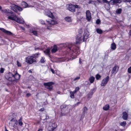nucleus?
Returning <instances> with one entry per match:
<instances>
[{
	"label": "nucleus",
	"instance_id": "nucleus-1",
	"mask_svg": "<svg viewBox=\"0 0 131 131\" xmlns=\"http://www.w3.org/2000/svg\"><path fill=\"white\" fill-rule=\"evenodd\" d=\"M2 11L5 13V15L8 16V18L10 20L16 21L18 23L23 24L24 20L22 18H19L15 15L13 12L9 9L2 10Z\"/></svg>",
	"mask_w": 131,
	"mask_h": 131
},
{
	"label": "nucleus",
	"instance_id": "nucleus-2",
	"mask_svg": "<svg viewBox=\"0 0 131 131\" xmlns=\"http://www.w3.org/2000/svg\"><path fill=\"white\" fill-rule=\"evenodd\" d=\"M66 48L67 51L69 53V55L73 59L76 58L80 53L79 47L73 44L70 43L66 46Z\"/></svg>",
	"mask_w": 131,
	"mask_h": 131
},
{
	"label": "nucleus",
	"instance_id": "nucleus-3",
	"mask_svg": "<svg viewBox=\"0 0 131 131\" xmlns=\"http://www.w3.org/2000/svg\"><path fill=\"white\" fill-rule=\"evenodd\" d=\"M89 36V32L88 31H85L84 32L82 38V35L81 34L77 35L76 37V44L80 43L81 42L82 40L83 41H86Z\"/></svg>",
	"mask_w": 131,
	"mask_h": 131
},
{
	"label": "nucleus",
	"instance_id": "nucleus-4",
	"mask_svg": "<svg viewBox=\"0 0 131 131\" xmlns=\"http://www.w3.org/2000/svg\"><path fill=\"white\" fill-rule=\"evenodd\" d=\"M40 54L39 53H37L32 56H28L26 58V61L29 64H31L34 62H36V59L38 58Z\"/></svg>",
	"mask_w": 131,
	"mask_h": 131
},
{
	"label": "nucleus",
	"instance_id": "nucleus-5",
	"mask_svg": "<svg viewBox=\"0 0 131 131\" xmlns=\"http://www.w3.org/2000/svg\"><path fill=\"white\" fill-rule=\"evenodd\" d=\"M68 9L70 12H74L75 11V8H80L78 5L77 4H68L67 5Z\"/></svg>",
	"mask_w": 131,
	"mask_h": 131
},
{
	"label": "nucleus",
	"instance_id": "nucleus-6",
	"mask_svg": "<svg viewBox=\"0 0 131 131\" xmlns=\"http://www.w3.org/2000/svg\"><path fill=\"white\" fill-rule=\"evenodd\" d=\"M54 83L52 82H45L43 83V85L45 86V88L48 89L49 91H51L53 90V87L52 85Z\"/></svg>",
	"mask_w": 131,
	"mask_h": 131
},
{
	"label": "nucleus",
	"instance_id": "nucleus-7",
	"mask_svg": "<svg viewBox=\"0 0 131 131\" xmlns=\"http://www.w3.org/2000/svg\"><path fill=\"white\" fill-rule=\"evenodd\" d=\"M10 9L16 13H17V10L21 12L23 9L20 7L15 4H12L10 6Z\"/></svg>",
	"mask_w": 131,
	"mask_h": 131
},
{
	"label": "nucleus",
	"instance_id": "nucleus-8",
	"mask_svg": "<svg viewBox=\"0 0 131 131\" xmlns=\"http://www.w3.org/2000/svg\"><path fill=\"white\" fill-rule=\"evenodd\" d=\"M13 74L12 72L7 73L5 75V78L9 81H13Z\"/></svg>",
	"mask_w": 131,
	"mask_h": 131
},
{
	"label": "nucleus",
	"instance_id": "nucleus-9",
	"mask_svg": "<svg viewBox=\"0 0 131 131\" xmlns=\"http://www.w3.org/2000/svg\"><path fill=\"white\" fill-rule=\"evenodd\" d=\"M57 127V125L56 123L54 122L50 124L48 127V131H54V130Z\"/></svg>",
	"mask_w": 131,
	"mask_h": 131
},
{
	"label": "nucleus",
	"instance_id": "nucleus-10",
	"mask_svg": "<svg viewBox=\"0 0 131 131\" xmlns=\"http://www.w3.org/2000/svg\"><path fill=\"white\" fill-rule=\"evenodd\" d=\"M67 107V105H63L60 106V108L61 109V113L60 114V116H62L66 115L67 113L66 112H63V111L66 109Z\"/></svg>",
	"mask_w": 131,
	"mask_h": 131
},
{
	"label": "nucleus",
	"instance_id": "nucleus-11",
	"mask_svg": "<svg viewBox=\"0 0 131 131\" xmlns=\"http://www.w3.org/2000/svg\"><path fill=\"white\" fill-rule=\"evenodd\" d=\"M110 77L109 76H107L105 78L103 79L102 81L101 84V85L102 86H105L108 82Z\"/></svg>",
	"mask_w": 131,
	"mask_h": 131
},
{
	"label": "nucleus",
	"instance_id": "nucleus-12",
	"mask_svg": "<svg viewBox=\"0 0 131 131\" xmlns=\"http://www.w3.org/2000/svg\"><path fill=\"white\" fill-rule=\"evenodd\" d=\"M20 76V75L17 72L14 74H13V81H17L19 79Z\"/></svg>",
	"mask_w": 131,
	"mask_h": 131
},
{
	"label": "nucleus",
	"instance_id": "nucleus-13",
	"mask_svg": "<svg viewBox=\"0 0 131 131\" xmlns=\"http://www.w3.org/2000/svg\"><path fill=\"white\" fill-rule=\"evenodd\" d=\"M0 30L2 31L3 32L8 35H13V33L3 28H0Z\"/></svg>",
	"mask_w": 131,
	"mask_h": 131
},
{
	"label": "nucleus",
	"instance_id": "nucleus-14",
	"mask_svg": "<svg viewBox=\"0 0 131 131\" xmlns=\"http://www.w3.org/2000/svg\"><path fill=\"white\" fill-rule=\"evenodd\" d=\"M86 19L88 21H90L91 19V13L89 10L86 11Z\"/></svg>",
	"mask_w": 131,
	"mask_h": 131
},
{
	"label": "nucleus",
	"instance_id": "nucleus-15",
	"mask_svg": "<svg viewBox=\"0 0 131 131\" xmlns=\"http://www.w3.org/2000/svg\"><path fill=\"white\" fill-rule=\"evenodd\" d=\"M104 2L105 3H106V4H105V8L106 9H109L110 8V4L111 2L108 1L107 0H104Z\"/></svg>",
	"mask_w": 131,
	"mask_h": 131
},
{
	"label": "nucleus",
	"instance_id": "nucleus-16",
	"mask_svg": "<svg viewBox=\"0 0 131 131\" xmlns=\"http://www.w3.org/2000/svg\"><path fill=\"white\" fill-rule=\"evenodd\" d=\"M10 122H12V124H13V126L16 125H17L18 124V121L16 119V118L14 117L12 118L10 121Z\"/></svg>",
	"mask_w": 131,
	"mask_h": 131
},
{
	"label": "nucleus",
	"instance_id": "nucleus-17",
	"mask_svg": "<svg viewBox=\"0 0 131 131\" xmlns=\"http://www.w3.org/2000/svg\"><path fill=\"white\" fill-rule=\"evenodd\" d=\"M119 67L118 66H115L113 68V70L112 71V74H115L117 72L116 69H117L118 70L119 69Z\"/></svg>",
	"mask_w": 131,
	"mask_h": 131
},
{
	"label": "nucleus",
	"instance_id": "nucleus-18",
	"mask_svg": "<svg viewBox=\"0 0 131 131\" xmlns=\"http://www.w3.org/2000/svg\"><path fill=\"white\" fill-rule=\"evenodd\" d=\"M99 3L100 2L97 0H91L89 1L88 3L89 4H92L96 6V4Z\"/></svg>",
	"mask_w": 131,
	"mask_h": 131
},
{
	"label": "nucleus",
	"instance_id": "nucleus-19",
	"mask_svg": "<svg viewBox=\"0 0 131 131\" xmlns=\"http://www.w3.org/2000/svg\"><path fill=\"white\" fill-rule=\"evenodd\" d=\"M123 116L122 118L124 120H126L128 117V115L127 113L126 112H123Z\"/></svg>",
	"mask_w": 131,
	"mask_h": 131
},
{
	"label": "nucleus",
	"instance_id": "nucleus-20",
	"mask_svg": "<svg viewBox=\"0 0 131 131\" xmlns=\"http://www.w3.org/2000/svg\"><path fill=\"white\" fill-rule=\"evenodd\" d=\"M96 90V88L95 87H94L91 89L89 93V95H91L92 96L94 93L95 92Z\"/></svg>",
	"mask_w": 131,
	"mask_h": 131
},
{
	"label": "nucleus",
	"instance_id": "nucleus-21",
	"mask_svg": "<svg viewBox=\"0 0 131 131\" xmlns=\"http://www.w3.org/2000/svg\"><path fill=\"white\" fill-rule=\"evenodd\" d=\"M28 32L30 33H31L35 36H37L38 35V32L37 31L34 30L33 29H29Z\"/></svg>",
	"mask_w": 131,
	"mask_h": 131
},
{
	"label": "nucleus",
	"instance_id": "nucleus-22",
	"mask_svg": "<svg viewBox=\"0 0 131 131\" xmlns=\"http://www.w3.org/2000/svg\"><path fill=\"white\" fill-rule=\"evenodd\" d=\"M21 5L24 8H26L29 7L27 4L26 2L24 1L21 2Z\"/></svg>",
	"mask_w": 131,
	"mask_h": 131
},
{
	"label": "nucleus",
	"instance_id": "nucleus-23",
	"mask_svg": "<svg viewBox=\"0 0 131 131\" xmlns=\"http://www.w3.org/2000/svg\"><path fill=\"white\" fill-rule=\"evenodd\" d=\"M43 52L46 55L49 56L50 53V49L49 48L44 50Z\"/></svg>",
	"mask_w": 131,
	"mask_h": 131
},
{
	"label": "nucleus",
	"instance_id": "nucleus-24",
	"mask_svg": "<svg viewBox=\"0 0 131 131\" xmlns=\"http://www.w3.org/2000/svg\"><path fill=\"white\" fill-rule=\"evenodd\" d=\"M58 50L57 47L56 45H54L53 48L52 49L51 51L52 53H55Z\"/></svg>",
	"mask_w": 131,
	"mask_h": 131
},
{
	"label": "nucleus",
	"instance_id": "nucleus-25",
	"mask_svg": "<svg viewBox=\"0 0 131 131\" xmlns=\"http://www.w3.org/2000/svg\"><path fill=\"white\" fill-rule=\"evenodd\" d=\"M116 46L115 43L114 42L112 43L111 44V49L114 50L116 48Z\"/></svg>",
	"mask_w": 131,
	"mask_h": 131
},
{
	"label": "nucleus",
	"instance_id": "nucleus-26",
	"mask_svg": "<svg viewBox=\"0 0 131 131\" xmlns=\"http://www.w3.org/2000/svg\"><path fill=\"white\" fill-rule=\"evenodd\" d=\"M18 123L19 126H22L23 124L22 122V118L21 117H20L18 121Z\"/></svg>",
	"mask_w": 131,
	"mask_h": 131
},
{
	"label": "nucleus",
	"instance_id": "nucleus-27",
	"mask_svg": "<svg viewBox=\"0 0 131 131\" xmlns=\"http://www.w3.org/2000/svg\"><path fill=\"white\" fill-rule=\"evenodd\" d=\"M95 77L93 76L90 77L89 79V80L91 83H93L94 81Z\"/></svg>",
	"mask_w": 131,
	"mask_h": 131
},
{
	"label": "nucleus",
	"instance_id": "nucleus-28",
	"mask_svg": "<svg viewBox=\"0 0 131 131\" xmlns=\"http://www.w3.org/2000/svg\"><path fill=\"white\" fill-rule=\"evenodd\" d=\"M64 19L66 21L68 22H71L72 21L71 17H66Z\"/></svg>",
	"mask_w": 131,
	"mask_h": 131
},
{
	"label": "nucleus",
	"instance_id": "nucleus-29",
	"mask_svg": "<svg viewBox=\"0 0 131 131\" xmlns=\"http://www.w3.org/2000/svg\"><path fill=\"white\" fill-rule=\"evenodd\" d=\"M110 106L108 104H107L105 105L103 107V109L105 111H107L109 108Z\"/></svg>",
	"mask_w": 131,
	"mask_h": 131
},
{
	"label": "nucleus",
	"instance_id": "nucleus-30",
	"mask_svg": "<svg viewBox=\"0 0 131 131\" xmlns=\"http://www.w3.org/2000/svg\"><path fill=\"white\" fill-rule=\"evenodd\" d=\"M112 2L113 4H116L117 3H120L121 1L120 0H111L110 2Z\"/></svg>",
	"mask_w": 131,
	"mask_h": 131
},
{
	"label": "nucleus",
	"instance_id": "nucleus-31",
	"mask_svg": "<svg viewBox=\"0 0 131 131\" xmlns=\"http://www.w3.org/2000/svg\"><path fill=\"white\" fill-rule=\"evenodd\" d=\"M47 15L49 17H50L52 19H53L54 18V16L53 15L52 13L50 12H49V14L48 15Z\"/></svg>",
	"mask_w": 131,
	"mask_h": 131
},
{
	"label": "nucleus",
	"instance_id": "nucleus-32",
	"mask_svg": "<svg viewBox=\"0 0 131 131\" xmlns=\"http://www.w3.org/2000/svg\"><path fill=\"white\" fill-rule=\"evenodd\" d=\"M96 31L97 33L100 34H101L103 33L102 30L101 29L99 28L97 29Z\"/></svg>",
	"mask_w": 131,
	"mask_h": 131
},
{
	"label": "nucleus",
	"instance_id": "nucleus-33",
	"mask_svg": "<svg viewBox=\"0 0 131 131\" xmlns=\"http://www.w3.org/2000/svg\"><path fill=\"white\" fill-rule=\"evenodd\" d=\"M122 12V9L121 8H119L116 9V12L117 14H120Z\"/></svg>",
	"mask_w": 131,
	"mask_h": 131
},
{
	"label": "nucleus",
	"instance_id": "nucleus-34",
	"mask_svg": "<svg viewBox=\"0 0 131 131\" xmlns=\"http://www.w3.org/2000/svg\"><path fill=\"white\" fill-rule=\"evenodd\" d=\"M70 97L72 99H74V94L75 93L71 91L70 92Z\"/></svg>",
	"mask_w": 131,
	"mask_h": 131
},
{
	"label": "nucleus",
	"instance_id": "nucleus-35",
	"mask_svg": "<svg viewBox=\"0 0 131 131\" xmlns=\"http://www.w3.org/2000/svg\"><path fill=\"white\" fill-rule=\"evenodd\" d=\"M126 124V123L125 121H124L122 122H121L120 124V125L123 127L125 126Z\"/></svg>",
	"mask_w": 131,
	"mask_h": 131
},
{
	"label": "nucleus",
	"instance_id": "nucleus-36",
	"mask_svg": "<svg viewBox=\"0 0 131 131\" xmlns=\"http://www.w3.org/2000/svg\"><path fill=\"white\" fill-rule=\"evenodd\" d=\"M101 76L99 74H97L96 75L95 78L96 80H99L101 78Z\"/></svg>",
	"mask_w": 131,
	"mask_h": 131
},
{
	"label": "nucleus",
	"instance_id": "nucleus-37",
	"mask_svg": "<svg viewBox=\"0 0 131 131\" xmlns=\"http://www.w3.org/2000/svg\"><path fill=\"white\" fill-rule=\"evenodd\" d=\"M45 61L46 60H45V58L44 57H42L40 60V62L41 63H44Z\"/></svg>",
	"mask_w": 131,
	"mask_h": 131
},
{
	"label": "nucleus",
	"instance_id": "nucleus-38",
	"mask_svg": "<svg viewBox=\"0 0 131 131\" xmlns=\"http://www.w3.org/2000/svg\"><path fill=\"white\" fill-rule=\"evenodd\" d=\"M88 108L86 107L85 106L83 108V113L85 114L88 110Z\"/></svg>",
	"mask_w": 131,
	"mask_h": 131
},
{
	"label": "nucleus",
	"instance_id": "nucleus-39",
	"mask_svg": "<svg viewBox=\"0 0 131 131\" xmlns=\"http://www.w3.org/2000/svg\"><path fill=\"white\" fill-rule=\"evenodd\" d=\"M80 89V88L79 87H77L76 88L74 91H73L74 93H75L77 92H78Z\"/></svg>",
	"mask_w": 131,
	"mask_h": 131
},
{
	"label": "nucleus",
	"instance_id": "nucleus-40",
	"mask_svg": "<svg viewBox=\"0 0 131 131\" xmlns=\"http://www.w3.org/2000/svg\"><path fill=\"white\" fill-rule=\"evenodd\" d=\"M57 23V22L56 21H54V20H51V22L50 24L52 25H54L56 24Z\"/></svg>",
	"mask_w": 131,
	"mask_h": 131
},
{
	"label": "nucleus",
	"instance_id": "nucleus-41",
	"mask_svg": "<svg viewBox=\"0 0 131 131\" xmlns=\"http://www.w3.org/2000/svg\"><path fill=\"white\" fill-rule=\"evenodd\" d=\"M39 22L42 24H45V23L44 20L42 19H40L39 20Z\"/></svg>",
	"mask_w": 131,
	"mask_h": 131
},
{
	"label": "nucleus",
	"instance_id": "nucleus-42",
	"mask_svg": "<svg viewBox=\"0 0 131 131\" xmlns=\"http://www.w3.org/2000/svg\"><path fill=\"white\" fill-rule=\"evenodd\" d=\"M101 23L100 20L99 19H97L96 21V23L97 24H99Z\"/></svg>",
	"mask_w": 131,
	"mask_h": 131
},
{
	"label": "nucleus",
	"instance_id": "nucleus-43",
	"mask_svg": "<svg viewBox=\"0 0 131 131\" xmlns=\"http://www.w3.org/2000/svg\"><path fill=\"white\" fill-rule=\"evenodd\" d=\"M4 70H5V69L4 68H1V69L0 70V73H3L4 71Z\"/></svg>",
	"mask_w": 131,
	"mask_h": 131
},
{
	"label": "nucleus",
	"instance_id": "nucleus-44",
	"mask_svg": "<svg viewBox=\"0 0 131 131\" xmlns=\"http://www.w3.org/2000/svg\"><path fill=\"white\" fill-rule=\"evenodd\" d=\"M127 71L129 73H131V66L128 68Z\"/></svg>",
	"mask_w": 131,
	"mask_h": 131
},
{
	"label": "nucleus",
	"instance_id": "nucleus-45",
	"mask_svg": "<svg viewBox=\"0 0 131 131\" xmlns=\"http://www.w3.org/2000/svg\"><path fill=\"white\" fill-rule=\"evenodd\" d=\"M17 66L18 67H20L21 66V63L18 61H17Z\"/></svg>",
	"mask_w": 131,
	"mask_h": 131
},
{
	"label": "nucleus",
	"instance_id": "nucleus-46",
	"mask_svg": "<svg viewBox=\"0 0 131 131\" xmlns=\"http://www.w3.org/2000/svg\"><path fill=\"white\" fill-rule=\"evenodd\" d=\"M80 76H78L77 77L75 78L74 79V81H76L77 80L79 79H80Z\"/></svg>",
	"mask_w": 131,
	"mask_h": 131
},
{
	"label": "nucleus",
	"instance_id": "nucleus-47",
	"mask_svg": "<svg viewBox=\"0 0 131 131\" xmlns=\"http://www.w3.org/2000/svg\"><path fill=\"white\" fill-rule=\"evenodd\" d=\"M51 20L52 19H51L46 20V21L48 23L50 24L51 21Z\"/></svg>",
	"mask_w": 131,
	"mask_h": 131
},
{
	"label": "nucleus",
	"instance_id": "nucleus-48",
	"mask_svg": "<svg viewBox=\"0 0 131 131\" xmlns=\"http://www.w3.org/2000/svg\"><path fill=\"white\" fill-rule=\"evenodd\" d=\"M31 95V94L30 93H27L26 94V96L27 97H28Z\"/></svg>",
	"mask_w": 131,
	"mask_h": 131
},
{
	"label": "nucleus",
	"instance_id": "nucleus-49",
	"mask_svg": "<svg viewBox=\"0 0 131 131\" xmlns=\"http://www.w3.org/2000/svg\"><path fill=\"white\" fill-rule=\"evenodd\" d=\"M80 102H77L76 104H75L74 105V106H78L80 104Z\"/></svg>",
	"mask_w": 131,
	"mask_h": 131
},
{
	"label": "nucleus",
	"instance_id": "nucleus-50",
	"mask_svg": "<svg viewBox=\"0 0 131 131\" xmlns=\"http://www.w3.org/2000/svg\"><path fill=\"white\" fill-rule=\"evenodd\" d=\"M92 97V96H91V95H89V93L87 97L88 98L91 99Z\"/></svg>",
	"mask_w": 131,
	"mask_h": 131
},
{
	"label": "nucleus",
	"instance_id": "nucleus-51",
	"mask_svg": "<svg viewBox=\"0 0 131 131\" xmlns=\"http://www.w3.org/2000/svg\"><path fill=\"white\" fill-rule=\"evenodd\" d=\"M51 71L52 72V73L53 74H54L55 72L53 69L52 68L51 69Z\"/></svg>",
	"mask_w": 131,
	"mask_h": 131
},
{
	"label": "nucleus",
	"instance_id": "nucleus-52",
	"mask_svg": "<svg viewBox=\"0 0 131 131\" xmlns=\"http://www.w3.org/2000/svg\"><path fill=\"white\" fill-rule=\"evenodd\" d=\"M82 60L80 58L79 59V63L80 64H81L82 63Z\"/></svg>",
	"mask_w": 131,
	"mask_h": 131
},
{
	"label": "nucleus",
	"instance_id": "nucleus-53",
	"mask_svg": "<svg viewBox=\"0 0 131 131\" xmlns=\"http://www.w3.org/2000/svg\"><path fill=\"white\" fill-rule=\"evenodd\" d=\"M44 110V108H41L40 109H39V111H42Z\"/></svg>",
	"mask_w": 131,
	"mask_h": 131
},
{
	"label": "nucleus",
	"instance_id": "nucleus-54",
	"mask_svg": "<svg viewBox=\"0 0 131 131\" xmlns=\"http://www.w3.org/2000/svg\"><path fill=\"white\" fill-rule=\"evenodd\" d=\"M49 116H48L47 115H46V118L44 120H45V119L47 120L49 119Z\"/></svg>",
	"mask_w": 131,
	"mask_h": 131
},
{
	"label": "nucleus",
	"instance_id": "nucleus-55",
	"mask_svg": "<svg viewBox=\"0 0 131 131\" xmlns=\"http://www.w3.org/2000/svg\"><path fill=\"white\" fill-rule=\"evenodd\" d=\"M129 36H131V30H130L129 32Z\"/></svg>",
	"mask_w": 131,
	"mask_h": 131
},
{
	"label": "nucleus",
	"instance_id": "nucleus-56",
	"mask_svg": "<svg viewBox=\"0 0 131 131\" xmlns=\"http://www.w3.org/2000/svg\"><path fill=\"white\" fill-rule=\"evenodd\" d=\"M81 12H78L76 13V14L77 15H79L81 14Z\"/></svg>",
	"mask_w": 131,
	"mask_h": 131
},
{
	"label": "nucleus",
	"instance_id": "nucleus-57",
	"mask_svg": "<svg viewBox=\"0 0 131 131\" xmlns=\"http://www.w3.org/2000/svg\"><path fill=\"white\" fill-rule=\"evenodd\" d=\"M42 128H39L38 131H42Z\"/></svg>",
	"mask_w": 131,
	"mask_h": 131
},
{
	"label": "nucleus",
	"instance_id": "nucleus-58",
	"mask_svg": "<svg viewBox=\"0 0 131 131\" xmlns=\"http://www.w3.org/2000/svg\"><path fill=\"white\" fill-rule=\"evenodd\" d=\"M5 91L6 92H9V91L6 88L5 89Z\"/></svg>",
	"mask_w": 131,
	"mask_h": 131
},
{
	"label": "nucleus",
	"instance_id": "nucleus-59",
	"mask_svg": "<svg viewBox=\"0 0 131 131\" xmlns=\"http://www.w3.org/2000/svg\"><path fill=\"white\" fill-rule=\"evenodd\" d=\"M126 1L128 2H131V0H126Z\"/></svg>",
	"mask_w": 131,
	"mask_h": 131
},
{
	"label": "nucleus",
	"instance_id": "nucleus-60",
	"mask_svg": "<svg viewBox=\"0 0 131 131\" xmlns=\"http://www.w3.org/2000/svg\"><path fill=\"white\" fill-rule=\"evenodd\" d=\"M21 28L22 30H25V28H24V27H21Z\"/></svg>",
	"mask_w": 131,
	"mask_h": 131
},
{
	"label": "nucleus",
	"instance_id": "nucleus-61",
	"mask_svg": "<svg viewBox=\"0 0 131 131\" xmlns=\"http://www.w3.org/2000/svg\"><path fill=\"white\" fill-rule=\"evenodd\" d=\"M57 93L58 94H60V92H59V91H58V92H57Z\"/></svg>",
	"mask_w": 131,
	"mask_h": 131
},
{
	"label": "nucleus",
	"instance_id": "nucleus-62",
	"mask_svg": "<svg viewBox=\"0 0 131 131\" xmlns=\"http://www.w3.org/2000/svg\"><path fill=\"white\" fill-rule=\"evenodd\" d=\"M28 72H31V71L30 70H29L28 71Z\"/></svg>",
	"mask_w": 131,
	"mask_h": 131
},
{
	"label": "nucleus",
	"instance_id": "nucleus-63",
	"mask_svg": "<svg viewBox=\"0 0 131 131\" xmlns=\"http://www.w3.org/2000/svg\"><path fill=\"white\" fill-rule=\"evenodd\" d=\"M2 8V7L0 5V9H1Z\"/></svg>",
	"mask_w": 131,
	"mask_h": 131
},
{
	"label": "nucleus",
	"instance_id": "nucleus-64",
	"mask_svg": "<svg viewBox=\"0 0 131 131\" xmlns=\"http://www.w3.org/2000/svg\"><path fill=\"white\" fill-rule=\"evenodd\" d=\"M5 131H8L6 128Z\"/></svg>",
	"mask_w": 131,
	"mask_h": 131
}]
</instances>
